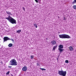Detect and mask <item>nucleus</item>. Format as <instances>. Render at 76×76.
<instances>
[{"label": "nucleus", "mask_w": 76, "mask_h": 76, "mask_svg": "<svg viewBox=\"0 0 76 76\" xmlns=\"http://www.w3.org/2000/svg\"><path fill=\"white\" fill-rule=\"evenodd\" d=\"M6 19H7L8 21L12 24H16V21L15 19L12 18L10 15H9L8 18H6Z\"/></svg>", "instance_id": "nucleus-1"}, {"label": "nucleus", "mask_w": 76, "mask_h": 76, "mask_svg": "<svg viewBox=\"0 0 76 76\" xmlns=\"http://www.w3.org/2000/svg\"><path fill=\"white\" fill-rule=\"evenodd\" d=\"M10 65L12 66H17L18 65V62L15 59H12L10 61Z\"/></svg>", "instance_id": "nucleus-2"}, {"label": "nucleus", "mask_w": 76, "mask_h": 76, "mask_svg": "<svg viewBox=\"0 0 76 76\" xmlns=\"http://www.w3.org/2000/svg\"><path fill=\"white\" fill-rule=\"evenodd\" d=\"M59 37L60 38H62V39H65V38H70V37L69 35L66 34H63L61 35H58Z\"/></svg>", "instance_id": "nucleus-3"}, {"label": "nucleus", "mask_w": 76, "mask_h": 76, "mask_svg": "<svg viewBox=\"0 0 76 76\" xmlns=\"http://www.w3.org/2000/svg\"><path fill=\"white\" fill-rule=\"evenodd\" d=\"M66 71H64L63 70L58 71V74L60 76H66Z\"/></svg>", "instance_id": "nucleus-4"}, {"label": "nucleus", "mask_w": 76, "mask_h": 76, "mask_svg": "<svg viewBox=\"0 0 76 76\" xmlns=\"http://www.w3.org/2000/svg\"><path fill=\"white\" fill-rule=\"evenodd\" d=\"M7 40H11V41H12L13 42H14V40H13V39H10V38H9V37H4V42L7 41Z\"/></svg>", "instance_id": "nucleus-5"}, {"label": "nucleus", "mask_w": 76, "mask_h": 76, "mask_svg": "<svg viewBox=\"0 0 76 76\" xmlns=\"http://www.w3.org/2000/svg\"><path fill=\"white\" fill-rule=\"evenodd\" d=\"M22 70L23 72H26L27 71V67L26 66H24L22 69Z\"/></svg>", "instance_id": "nucleus-6"}, {"label": "nucleus", "mask_w": 76, "mask_h": 76, "mask_svg": "<svg viewBox=\"0 0 76 76\" xmlns=\"http://www.w3.org/2000/svg\"><path fill=\"white\" fill-rule=\"evenodd\" d=\"M52 45H54L55 44H57L56 41L55 40H53L51 42Z\"/></svg>", "instance_id": "nucleus-7"}, {"label": "nucleus", "mask_w": 76, "mask_h": 76, "mask_svg": "<svg viewBox=\"0 0 76 76\" xmlns=\"http://www.w3.org/2000/svg\"><path fill=\"white\" fill-rule=\"evenodd\" d=\"M63 45H60L58 46V49H63Z\"/></svg>", "instance_id": "nucleus-8"}, {"label": "nucleus", "mask_w": 76, "mask_h": 76, "mask_svg": "<svg viewBox=\"0 0 76 76\" xmlns=\"http://www.w3.org/2000/svg\"><path fill=\"white\" fill-rule=\"evenodd\" d=\"M69 50L71 51H73V48L72 47V46H70L69 47Z\"/></svg>", "instance_id": "nucleus-9"}, {"label": "nucleus", "mask_w": 76, "mask_h": 76, "mask_svg": "<svg viewBox=\"0 0 76 76\" xmlns=\"http://www.w3.org/2000/svg\"><path fill=\"white\" fill-rule=\"evenodd\" d=\"M58 50H59V51L61 53L63 52V51L64 50V49H58Z\"/></svg>", "instance_id": "nucleus-10"}, {"label": "nucleus", "mask_w": 76, "mask_h": 76, "mask_svg": "<svg viewBox=\"0 0 76 76\" xmlns=\"http://www.w3.org/2000/svg\"><path fill=\"white\" fill-rule=\"evenodd\" d=\"M57 46H55L53 48V51H55V50H56V48H57Z\"/></svg>", "instance_id": "nucleus-11"}, {"label": "nucleus", "mask_w": 76, "mask_h": 76, "mask_svg": "<svg viewBox=\"0 0 76 76\" xmlns=\"http://www.w3.org/2000/svg\"><path fill=\"white\" fill-rule=\"evenodd\" d=\"M12 46H13V44L12 43H10L8 45V47H11Z\"/></svg>", "instance_id": "nucleus-12"}, {"label": "nucleus", "mask_w": 76, "mask_h": 76, "mask_svg": "<svg viewBox=\"0 0 76 76\" xmlns=\"http://www.w3.org/2000/svg\"><path fill=\"white\" fill-rule=\"evenodd\" d=\"M76 0H74L72 2V4H76Z\"/></svg>", "instance_id": "nucleus-13"}, {"label": "nucleus", "mask_w": 76, "mask_h": 76, "mask_svg": "<svg viewBox=\"0 0 76 76\" xmlns=\"http://www.w3.org/2000/svg\"><path fill=\"white\" fill-rule=\"evenodd\" d=\"M17 32L18 34H20V32H21V30H18L17 31Z\"/></svg>", "instance_id": "nucleus-14"}, {"label": "nucleus", "mask_w": 76, "mask_h": 76, "mask_svg": "<svg viewBox=\"0 0 76 76\" xmlns=\"http://www.w3.org/2000/svg\"><path fill=\"white\" fill-rule=\"evenodd\" d=\"M34 58V55H31L30 56L31 59H32V60Z\"/></svg>", "instance_id": "nucleus-15"}, {"label": "nucleus", "mask_w": 76, "mask_h": 76, "mask_svg": "<svg viewBox=\"0 0 76 76\" xmlns=\"http://www.w3.org/2000/svg\"><path fill=\"white\" fill-rule=\"evenodd\" d=\"M34 26L35 27V28H37L38 26H37V23L34 24Z\"/></svg>", "instance_id": "nucleus-16"}, {"label": "nucleus", "mask_w": 76, "mask_h": 76, "mask_svg": "<svg viewBox=\"0 0 76 76\" xmlns=\"http://www.w3.org/2000/svg\"><path fill=\"white\" fill-rule=\"evenodd\" d=\"M39 69L42 70V71H43V70H46V69L44 68H39Z\"/></svg>", "instance_id": "nucleus-17"}, {"label": "nucleus", "mask_w": 76, "mask_h": 76, "mask_svg": "<svg viewBox=\"0 0 76 76\" xmlns=\"http://www.w3.org/2000/svg\"><path fill=\"white\" fill-rule=\"evenodd\" d=\"M73 7L74 9H76V5H74L73 6Z\"/></svg>", "instance_id": "nucleus-18"}, {"label": "nucleus", "mask_w": 76, "mask_h": 76, "mask_svg": "<svg viewBox=\"0 0 76 76\" xmlns=\"http://www.w3.org/2000/svg\"><path fill=\"white\" fill-rule=\"evenodd\" d=\"M7 13V14H8V15H10V12H8V11H6V12Z\"/></svg>", "instance_id": "nucleus-19"}, {"label": "nucleus", "mask_w": 76, "mask_h": 76, "mask_svg": "<svg viewBox=\"0 0 76 76\" xmlns=\"http://www.w3.org/2000/svg\"><path fill=\"white\" fill-rule=\"evenodd\" d=\"M65 62L66 63H69V61L68 60H65Z\"/></svg>", "instance_id": "nucleus-20"}, {"label": "nucleus", "mask_w": 76, "mask_h": 76, "mask_svg": "<svg viewBox=\"0 0 76 76\" xmlns=\"http://www.w3.org/2000/svg\"><path fill=\"white\" fill-rule=\"evenodd\" d=\"M9 73H10V72L9 71L7 72L6 73L7 75H9Z\"/></svg>", "instance_id": "nucleus-21"}, {"label": "nucleus", "mask_w": 76, "mask_h": 76, "mask_svg": "<svg viewBox=\"0 0 76 76\" xmlns=\"http://www.w3.org/2000/svg\"><path fill=\"white\" fill-rule=\"evenodd\" d=\"M22 9H23L24 11H25V7H23Z\"/></svg>", "instance_id": "nucleus-22"}, {"label": "nucleus", "mask_w": 76, "mask_h": 76, "mask_svg": "<svg viewBox=\"0 0 76 76\" xmlns=\"http://www.w3.org/2000/svg\"><path fill=\"white\" fill-rule=\"evenodd\" d=\"M35 1L36 2V3H38V0H35Z\"/></svg>", "instance_id": "nucleus-23"}, {"label": "nucleus", "mask_w": 76, "mask_h": 76, "mask_svg": "<svg viewBox=\"0 0 76 76\" xmlns=\"http://www.w3.org/2000/svg\"><path fill=\"white\" fill-rule=\"evenodd\" d=\"M63 20H66V18H65V17H64L63 18Z\"/></svg>", "instance_id": "nucleus-24"}, {"label": "nucleus", "mask_w": 76, "mask_h": 76, "mask_svg": "<svg viewBox=\"0 0 76 76\" xmlns=\"http://www.w3.org/2000/svg\"><path fill=\"white\" fill-rule=\"evenodd\" d=\"M8 68H12V66H8Z\"/></svg>", "instance_id": "nucleus-25"}, {"label": "nucleus", "mask_w": 76, "mask_h": 76, "mask_svg": "<svg viewBox=\"0 0 76 76\" xmlns=\"http://www.w3.org/2000/svg\"><path fill=\"white\" fill-rule=\"evenodd\" d=\"M37 66H39V64L38 63H37Z\"/></svg>", "instance_id": "nucleus-26"}, {"label": "nucleus", "mask_w": 76, "mask_h": 76, "mask_svg": "<svg viewBox=\"0 0 76 76\" xmlns=\"http://www.w3.org/2000/svg\"><path fill=\"white\" fill-rule=\"evenodd\" d=\"M1 64H3V62L1 61Z\"/></svg>", "instance_id": "nucleus-27"}, {"label": "nucleus", "mask_w": 76, "mask_h": 76, "mask_svg": "<svg viewBox=\"0 0 76 76\" xmlns=\"http://www.w3.org/2000/svg\"><path fill=\"white\" fill-rule=\"evenodd\" d=\"M56 59H57V60H58V58H56Z\"/></svg>", "instance_id": "nucleus-28"}, {"label": "nucleus", "mask_w": 76, "mask_h": 76, "mask_svg": "<svg viewBox=\"0 0 76 76\" xmlns=\"http://www.w3.org/2000/svg\"><path fill=\"white\" fill-rule=\"evenodd\" d=\"M39 1H40L41 0H38Z\"/></svg>", "instance_id": "nucleus-29"}, {"label": "nucleus", "mask_w": 76, "mask_h": 76, "mask_svg": "<svg viewBox=\"0 0 76 76\" xmlns=\"http://www.w3.org/2000/svg\"><path fill=\"white\" fill-rule=\"evenodd\" d=\"M11 76H13V75H12V74H11Z\"/></svg>", "instance_id": "nucleus-30"}, {"label": "nucleus", "mask_w": 76, "mask_h": 76, "mask_svg": "<svg viewBox=\"0 0 76 76\" xmlns=\"http://www.w3.org/2000/svg\"><path fill=\"white\" fill-rule=\"evenodd\" d=\"M10 15H12V14H11V12H10Z\"/></svg>", "instance_id": "nucleus-31"}, {"label": "nucleus", "mask_w": 76, "mask_h": 76, "mask_svg": "<svg viewBox=\"0 0 76 76\" xmlns=\"http://www.w3.org/2000/svg\"><path fill=\"white\" fill-rule=\"evenodd\" d=\"M58 18H60V17L59 16H58Z\"/></svg>", "instance_id": "nucleus-32"}]
</instances>
